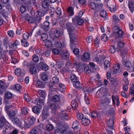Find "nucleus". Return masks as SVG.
I'll return each mask as SVG.
<instances>
[{"instance_id": "62", "label": "nucleus", "mask_w": 134, "mask_h": 134, "mask_svg": "<svg viewBox=\"0 0 134 134\" xmlns=\"http://www.w3.org/2000/svg\"><path fill=\"white\" fill-rule=\"evenodd\" d=\"M50 52L49 50L45 49L44 55L46 57H48L49 56Z\"/></svg>"}, {"instance_id": "36", "label": "nucleus", "mask_w": 134, "mask_h": 134, "mask_svg": "<svg viewBox=\"0 0 134 134\" xmlns=\"http://www.w3.org/2000/svg\"><path fill=\"white\" fill-rule=\"evenodd\" d=\"M101 39L102 41L105 42L108 40V38L106 34H104L102 35Z\"/></svg>"}, {"instance_id": "5", "label": "nucleus", "mask_w": 134, "mask_h": 134, "mask_svg": "<svg viewBox=\"0 0 134 134\" xmlns=\"http://www.w3.org/2000/svg\"><path fill=\"white\" fill-rule=\"evenodd\" d=\"M113 32L117 34L119 37H122L124 34L123 31L118 26H116L114 27Z\"/></svg>"}, {"instance_id": "19", "label": "nucleus", "mask_w": 134, "mask_h": 134, "mask_svg": "<svg viewBox=\"0 0 134 134\" xmlns=\"http://www.w3.org/2000/svg\"><path fill=\"white\" fill-rule=\"evenodd\" d=\"M45 46L47 47H51L53 46V43L51 40H48L46 41L45 43Z\"/></svg>"}, {"instance_id": "25", "label": "nucleus", "mask_w": 134, "mask_h": 134, "mask_svg": "<svg viewBox=\"0 0 134 134\" xmlns=\"http://www.w3.org/2000/svg\"><path fill=\"white\" fill-rule=\"evenodd\" d=\"M40 65L41 66L42 69L44 70L47 71L49 69L48 66L46 64L44 63L42 64L41 65Z\"/></svg>"}, {"instance_id": "54", "label": "nucleus", "mask_w": 134, "mask_h": 134, "mask_svg": "<svg viewBox=\"0 0 134 134\" xmlns=\"http://www.w3.org/2000/svg\"><path fill=\"white\" fill-rule=\"evenodd\" d=\"M37 128L35 127L33 128L31 131V134H37Z\"/></svg>"}, {"instance_id": "22", "label": "nucleus", "mask_w": 134, "mask_h": 134, "mask_svg": "<svg viewBox=\"0 0 134 134\" xmlns=\"http://www.w3.org/2000/svg\"><path fill=\"white\" fill-rule=\"evenodd\" d=\"M46 128L48 131H49L53 130L54 127L52 124H48L46 125Z\"/></svg>"}, {"instance_id": "20", "label": "nucleus", "mask_w": 134, "mask_h": 134, "mask_svg": "<svg viewBox=\"0 0 134 134\" xmlns=\"http://www.w3.org/2000/svg\"><path fill=\"white\" fill-rule=\"evenodd\" d=\"M71 105L73 109H75L78 107V105L75 99L73 100L71 102Z\"/></svg>"}, {"instance_id": "10", "label": "nucleus", "mask_w": 134, "mask_h": 134, "mask_svg": "<svg viewBox=\"0 0 134 134\" xmlns=\"http://www.w3.org/2000/svg\"><path fill=\"white\" fill-rule=\"evenodd\" d=\"M78 119L82 120L81 123L84 126L88 125L90 123V120L87 118H79Z\"/></svg>"}, {"instance_id": "12", "label": "nucleus", "mask_w": 134, "mask_h": 134, "mask_svg": "<svg viewBox=\"0 0 134 134\" xmlns=\"http://www.w3.org/2000/svg\"><path fill=\"white\" fill-rule=\"evenodd\" d=\"M114 118H110L108 120L107 122V125L109 127H112L114 125Z\"/></svg>"}, {"instance_id": "51", "label": "nucleus", "mask_w": 134, "mask_h": 134, "mask_svg": "<svg viewBox=\"0 0 134 134\" xmlns=\"http://www.w3.org/2000/svg\"><path fill=\"white\" fill-rule=\"evenodd\" d=\"M84 99L86 104H88L90 103L89 99L87 97V94L86 93H85V94Z\"/></svg>"}, {"instance_id": "34", "label": "nucleus", "mask_w": 134, "mask_h": 134, "mask_svg": "<svg viewBox=\"0 0 134 134\" xmlns=\"http://www.w3.org/2000/svg\"><path fill=\"white\" fill-rule=\"evenodd\" d=\"M40 109L37 106L34 107L32 108V111L35 113H37L39 112Z\"/></svg>"}, {"instance_id": "49", "label": "nucleus", "mask_w": 134, "mask_h": 134, "mask_svg": "<svg viewBox=\"0 0 134 134\" xmlns=\"http://www.w3.org/2000/svg\"><path fill=\"white\" fill-rule=\"evenodd\" d=\"M24 99L27 102H29L31 100L30 97L28 94H25L24 95Z\"/></svg>"}, {"instance_id": "60", "label": "nucleus", "mask_w": 134, "mask_h": 134, "mask_svg": "<svg viewBox=\"0 0 134 134\" xmlns=\"http://www.w3.org/2000/svg\"><path fill=\"white\" fill-rule=\"evenodd\" d=\"M55 10L53 8H51L50 10V14L51 17H52L53 15L55 12Z\"/></svg>"}, {"instance_id": "11", "label": "nucleus", "mask_w": 134, "mask_h": 134, "mask_svg": "<svg viewBox=\"0 0 134 134\" xmlns=\"http://www.w3.org/2000/svg\"><path fill=\"white\" fill-rule=\"evenodd\" d=\"M48 108L46 107H44L42 113V117H46L49 116L48 113Z\"/></svg>"}, {"instance_id": "18", "label": "nucleus", "mask_w": 134, "mask_h": 134, "mask_svg": "<svg viewBox=\"0 0 134 134\" xmlns=\"http://www.w3.org/2000/svg\"><path fill=\"white\" fill-rule=\"evenodd\" d=\"M68 13L67 14L68 17H69L73 15L74 14L73 12V9L72 7H69L68 8Z\"/></svg>"}, {"instance_id": "28", "label": "nucleus", "mask_w": 134, "mask_h": 134, "mask_svg": "<svg viewBox=\"0 0 134 134\" xmlns=\"http://www.w3.org/2000/svg\"><path fill=\"white\" fill-rule=\"evenodd\" d=\"M52 100L55 102H58L60 100L59 96L57 95H54L53 97Z\"/></svg>"}, {"instance_id": "61", "label": "nucleus", "mask_w": 134, "mask_h": 134, "mask_svg": "<svg viewBox=\"0 0 134 134\" xmlns=\"http://www.w3.org/2000/svg\"><path fill=\"white\" fill-rule=\"evenodd\" d=\"M128 86L126 84L124 85L122 87L123 90L124 91L127 92L128 90Z\"/></svg>"}, {"instance_id": "15", "label": "nucleus", "mask_w": 134, "mask_h": 134, "mask_svg": "<svg viewBox=\"0 0 134 134\" xmlns=\"http://www.w3.org/2000/svg\"><path fill=\"white\" fill-rule=\"evenodd\" d=\"M58 90L61 92H64L66 90L65 86L62 83H59L58 88Z\"/></svg>"}, {"instance_id": "57", "label": "nucleus", "mask_w": 134, "mask_h": 134, "mask_svg": "<svg viewBox=\"0 0 134 134\" xmlns=\"http://www.w3.org/2000/svg\"><path fill=\"white\" fill-rule=\"evenodd\" d=\"M55 12L57 14L59 15H60L62 14V12L61 11V9L59 7L57 8L55 10Z\"/></svg>"}, {"instance_id": "42", "label": "nucleus", "mask_w": 134, "mask_h": 134, "mask_svg": "<svg viewBox=\"0 0 134 134\" xmlns=\"http://www.w3.org/2000/svg\"><path fill=\"white\" fill-rule=\"evenodd\" d=\"M60 31L56 30H55L54 32V35L57 38L60 35Z\"/></svg>"}, {"instance_id": "55", "label": "nucleus", "mask_w": 134, "mask_h": 134, "mask_svg": "<svg viewBox=\"0 0 134 134\" xmlns=\"http://www.w3.org/2000/svg\"><path fill=\"white\" fill-rule=\"evenodd\" d=\"M49 25V21H46L43 23V26L45 28L48 27Z\"/></svg>"}, {"instance_id": "64", "label": "nucleus", "mask_w": 134, "mask_h": 134, "mask_svg": "<svg viewBox=\"0 0 134 134\" xmlns=\"http://www.w3.org/2000/svg\"><path fill=\"white\" fill-rule=\"evenodd\" d=\"M130 93L131 94V95L133 94L134 95V86L130 87L129 90Z\"/></svg>"}, {"instance_id": "63", "label": "nucleus", "mask_w": 134, "mask_h": 134, "mask_svg": "<svg viewBox=\"0 0 134 134\" xmlns=\"http://www.w3.org/2000/svg\"><path fill=\"white\" fill-rule=\"evenodd\" d=\"M26 10L25 7L24 5H23L21 7L20 10L21 13H24Z\"/></svg>"}, {"instance_id": "21", "label": "nucleus", "mask_w": 134, "mask_h": 134, "mask_svg": "<svg viewBox=\"0 0 134 134\" xmlns=\"http://www.w3.org/2000/svg\"><path fill=\"white\" fill-rule=\"evenodd\" d=\"M38 94L41 97L43 98H45L46 96V92L43 90H39L38 91Z\"/></svg>"}, {"instance_id": "6", "label": "nucleus", "mask_w": 134, "mask_h": 134, "mask_svg": "<svg viewBox=\"0 0 134 134\" xmlns=\"http://www.w3.org/2000/svg\"><path fill=\"white\" fill-rule=\"evenodd\" d=\"M24 18L29 23H33L35 21V19L28 14L25 15Z\"/></svg>"}, {"instance_id": "8", "label": "nucleus", "mask_w": 134, "mask_h": 134, "mask_svg": "<svg viewBox=\"0 0 134 134\" xmlns=\"http://www.w3.org/2000/svg\"><path fill=\"white\" fill-rule=\"evenodd\" d=\"M90 59V55L87 52L85 53L81 58V60L83 62H86L89 60Z\"/></svg>"}, {"instance_id": "38", "label": "nucleus", "mask_w": 134, "mask_h": 134, "mask_svg": "<svg viewBox=\"0 0 134 134\" xmlns=\"http://www.w3.org/2000/svg\"><path fill=\"white\" fill-rule=\"evenodd\" d=\"M117 46L119 49L124 47V44L123 41H121L119 42L118 43Z\"/></svg>"}, {"instance_id": "39", "label": "nucleus", "mask_w": 134, "mask_h": 134, "mask_svg": "<svg viewBox=\"0 0 134 134\" xmlns=\"http://www.w3.org/2000/svg\"><path fill=\"white\" fill-rule=\"evenodd\" d=\"M79 121L77 120L75 121H74L72 124V128L79 127Z\"/></svg>"}, {"instance_id": "43", "label": "nucleus", "mask_w": 134, "mask_h": 134, "mask_svg": "<svg viewBox=\"0 0 134 134\" xmlns=\"http://www.w3.org/2000/svg\"><path fill=\"white\" fill-rule=\"evenodd\" d=\"M16 114L15 111L13 110L9 112L8 113V114L9 117H12L15 116Z\"/></svg>"}, {"instance_id": "31", "label": "nucleus", "mask_w": 134, "mask_h": 134, "mask_svg": "<svg viewBox=\"0 0 134 134\" xmlns=\"http://www.w3.org/2000/svg\"><path fill=\"white\" fill-rule=\"evenodd\" d=\"M43 7L44 8H47L49 6V4L47 1L44 0L43 1L42 3Z\"/></svg>"}, {"instance_id": "29", "label": "nucleus", "mask_w": 134, "mask_h": 134, "mask_svg": "<svg viewBox=\"0 0 134 134\" xmlns=\"http://www.w3.org/2000/svg\"><path fill=\"white\" fill-rule=\"evenodd\" d=\"M36 85L37 87L41 88H44V85L40 81H38L36 82Z\"/></svg>"}, {"instance_id": "52", "label": "nucleus", "mask_w": 134, "mask_h": 134, "mask_svg": "<svg viewBox=\"0 0 134 134\" xmlns=\"http://www.w3.org/2000/svg\"><path fill=\"white\" fill-rule=\"evenodd\" d=\"M22 88L21 86L19 84L15 85V89L18 91H19Z\"/></svg>"}, {"instance_id": "26", "label": "nucleus", "mask_w": 134, "mask_h": 134, "mask_svg": "<svg viewBox=\"0 0 134 134\" xmlns=\"http://www.w3.org/2000/svg\"><path fill=\"white\" fill-rule=\"evenodd\" d=\"M20 44L18 40H16L11 46V47L13 48H17V46Z\"/></svg>"}, {"instance_id": "9", "label": "nucleus", "mask_w": 134, "mask_h": 134, "mask_svg": "<svg viewBox=\"0 0 134 134\" xmlns=\"http://www.w3.org/2000/svg\"><path fill=\"white\" fill-rule=\"evenodd\" d=\"M128 5L130 11L133 13L134 10V2L132 0H127Z\"/></svg>"}, {"instance_id": "4", "label": "nucleus", "mask_w": 134, "mask_h": 134, "mask_svg": "<svg viewBox=\"0 0 134 134\" xmlns=\"http://www.w3.org/2000/svg\"><path fill=\"white\" fill-rule=\"evenodd\" d=\"M68 31L70 36V43L71 45V44H73V43L74 42V40L75 38V36L73 34L75 29L74 28L72 29L71 28H69L68 29Z\"/></svg>"}, {"instance_id": "40", "label": "nucleus", "mask_w": 134, "mask_h": 134, "mask_svg": "<svg viewBox=\"0 0 134 134\" xmlns=\"http://www.w3.org/2000/svg\"><path fill=\"white\" fill-rule=\"evenodd\" d=\"M69 55V53L67 51L64 52L61 54V56L63 58H65L68 57Z\"/></svg>"}, {"instance_id": "50", "label": "nucleus", "mask_w": 134, "mask_h": 134, "mask_svg": "<svg viewBox=\"0 0 134 134\" xmlns=\"http://www.w3.org/2000/svg\"><path fill=\"white\" fill-rule=\"evenodd\" d=\"M86 42L88 43H91L93 41V37L92 36H89L87 38Z\"/></svg>"}, {"instance_id": "13", "label": "nucleus", "mask_w": 134, "mask_h": 134, "mask_svg": "<svg viewBox=\"0 0 134 134\" xmlns=\"http://www.w3.org/2000/svg\"><path fill=\"white\" fill-rule=\"evenodd\" d=\"M35 103L36 105L40 106H42L43 105V100L41 99L40 98H37L35 101Z\"/></svg>"}, {"instance_id": "16", "label": "nucleus", "mask_w": 134, "mask_h": 134, "mask_svg": "<svg viewBox=\"0 0 134 134\" xmlns=\"http://www.w3.org/2000/svg\"><path fill=\"white\" fill-rule=\"evenodd\" d=\"M37 69L36 66H32L30 67V72L32 74H35L37 73Z\"/></svg>"}, {"instance_id": "14", "label": "nucleus", "mask_w": 134, "mask_h": 134, "mask_svg": "<svg viewBox=\"0 0 134 134\" xmlns=\"http://www.w3.org/2000/svg\"><path fill=\"white\" fill-rule=\"evenodd\" d=\"M54 45L55 47L58 48H62L65 47L64 45L63 44L62 42L59 41L56 42L54 43Z\"/></svg>"}, {"instance_id": "27", "label": "nucleus", "mask_w": 134, "mask_h": 134, "mask_svg": "<svg viewBox=\"0 0 134 134\" xmlns=\"http://www.w3.org/2000/svg\"><path fill=\"white\" fill-rule=\"evenodd\" d=\"M50 107L52 110H56L58 108V105L55 104H52L50 105Z\"/></svg>"}, {"instance_id": "59", "label": "nucleus", "mask_w": 134, "mask_h": 134, "mask_svg": "<svg viewBox=\"0 0 134 134\" xmlns=\"http://www.w3.org/2000/svg\"><path fill=\"white\" fill-rule=\"evenodd\" d=\"M53 53L55 55L58 54L59 53V51L56 48H54L52 50Z\"/></svg>"}, {"instance_id": "37", "label": "nucleus", "mask_w": 134, "mask_h": 134, "mask_svg": "<svg viewBox=\"0 0 134 134\" xmlns=\"http://www.w3.org/2000/svg\"><path fill=\"white\" fill-rule=\"evenodd\" d=\"M48 36L47 34L43 33L41 35V38L42 40L43 41L46 40L48 38Z\"/></svg>"}, {"instance_id": "47", "label": "nucleus", "mask_w": 134, "mask_h": 134, "mask_svg": "<svg viewBox=\"0 0 134 134\" xmlns=\"http://www.w3.org/2000/svg\"><path fill=\"white\" fill-rule=\"evenodd\" d=\"M12 94L11 93L8 92L5 94V97L6 98L10 99L12 97Z\"/></svg>"}, {"instance_id": "35", "label": "nucleus", "mask_w": 134, "mask_h": 134, "mask_svg": "<svg viewBox=\"0 0 134 134\" xmlns=\"http://www.w3.org/2000/svg\"><path fill=\"white\" fill-rule=\"evenodd\" d=\"M100 15L102 18H105L107 15V12L104 10H102L100 13Z\"/></svg>"}, {"instance_id": "1", "label": "nucleus", "mask_w": 134, "mask_h": 134, "mask_svg": "<svg viewBox=\"0 0 134 134\" xmlns=\"http://www.w3.org/2000/svg\"><path fill=\"white\" fill-rule=\"evenodd\" d=\"M36 120L35 118H25L24 120L25 128L27 129L30 127L34 124Z\"/></svg>"}, {"instance_id": "33", "label": "nucleus", "mask_w": 134, "mask_h": 134, "mask_svg": "<svg viewBox=\"0 0 134 134\" xmlns=\"http://www.w3.org/2000/svg\"><path fill=\"white\" fill-rule=\"evenodd\" d=\"M66 113V110L62 111L60 113V116L63 117H68V115Z\"/></svg>"}, {"instance_id": "45", "label": "nucleus", "mask_w": 134, "mask_h": 134, "mask_svg": "<svg viewBox=\"0 0 134 134\" xmlns=\"http://www.w3.org/2000/svg\"><path fill=\"white\" fill-rule=\"evenodd\" d=\"M104 66L105 68H108L110 66V62L108 60H105L104 62Z\"/></svg>"}, {"instance_id": "53", "label": "nucleus", "mask_w": 134, "mask_h": 134, "mask_svg": "<svg viewBox=\"0 0 134 134\" xmlns=\"http://www.w3.org/2000/svg\"><path fill=\"white\" fill-rule=\"evenodd\" d=\"M48 76L46 74L42 75V79L44 81H46L48 80Z\"/></svg>"}, {"instance_id": "44", "label": "nucleus", "mask_w": 134, "mask_h": 134, "mask_svg": "<svg viewBox=\"0 0 134 134\" xmlns=\"http://www.w3.org/2000/svg\"><path fill=\"white\" fill-rule=\"evenodd\" d=\"M22 113L23 114L27 113L28 112V109L26 107L23 108L21 109Z\"/></svg>"}, {"instance_id": "2", "label": "nucleus", "mask_w": 134, "mask_h": 134, "mask_svg": "<svg viewBox=\"0 0 134 134\" xmlns=\"http://www.w3.org/2000/svg\"><path fill=\"white\" fill-rule=\"evenodd\" d=\"M59 78L57 77H53L52 81L49 84V89L51 91H54V89L57 88V87L55 85L59 82Z\"/></svg>"}, {"instance_id": "58", "label": "nucleus", "mask_w": 134, "mask_h": 134, "mask_svg": "<svg viewBox=\"0 0 134 134\" xmlns=\"http://www.w3.org/2000/svg\"><path fill=\"white\" fill-rule=\"evenodd\" d=\"M90 116H92V117H96L98 116L97 114L96 111H93L90 115Z\"/></svg>"}, {"instance_id": "48", "label": "nucleus", "mask_w": 134, "mask_h": 134, "mask_svg": "<svg viewBox=\"0 0 134 134\" xmlns=\"http://www.w3.org/2000/svg\"><path fill=\"white\" fill-rule=\"evenodd\" d=\"M7 34L10 37H12L14 35V32L13 30H10L8 31Z\"/></svg>"}, {"instance_id": "3", "label": "nucleus", "mask_w": 134, "mask_h": 134, "mask_svg": "<svg viewBox=\"0 0 134 134\" xmlns=\"http://www.w3.org/2000/svg\"><path fill=\"white\" fill-rule=\"evenodd\" d=\"M70 79L72 82L73 85L74 87L76 88H78L80 86V83L77 78L76 75L73 74L71 75Z\"/></svg>"}, {"instance_id": "23", "label": "nucleus", "mask_w": 134, "mask_h": 134, "mask_svg": "<svg viewBox=\"0 0 134 134\" xmlns=\"http://www.w3.org/2000/svg\"><path fill=\"white\" fill-rule=\"evenodd\" d=\"M6 121L5 118H0V127L2 128L4 126V124Z\"/></svg>"}, {"instance_id": "17", "label": "nucleus", "mask_w": 134, "mask_h": 134, "mask_svg": "<svg viewBox=\"0 0 134 134\" xmlns=\"http://www.w3.org/2000/svg\"><path fill=\"white\" fill-rule=\"evenodd\" d=\"M14 124L19 125L21 122L18 118H10Z\"/></svg>"}, {"instance_id": "30", "label": "nucleus", "mask_w": 134, "mask_h": 134, "mask_svg": "<svg viewBox=\"0 0 134 134\" xmlns=\"http://www.w3.org/2000/svg\"><path fill=\"white\" fill-rule=\"evenodd\" d=\"M89 64L93 69L96 70H99V68L93 62H90Z\"/></svg>"}, {"instance_id": "46", "label": "nucleus", "mask_w": 134, "mask_h": 134, "mask_svg": "<svg viewBox=\"0 0 134 134\" xmlns=\"http://www.w3.org/2000/svg\"><path fill=\"white\" fill-rule=\"evenodd\" d=\"M116 49L114 46H111L109 48V51L111 54L114 53L115 52Z\"/></svg>"}, {"instance_id": "24", "label": "nucleus", "mask_w": 134, "mask_h": 134, "mask_svg": "<svg viewBox=\"0 0 134 134\" xmlns=\"http://www.w3.org/2000/svg\"><path fill=\"white\" fill-rule=\"evenodd\" d=\"M90 6L92 9L93 10L96 9L98 5L94 2H92L89 3Z\"/></svg>"}, {"instance_id": "41", "label": "nucleus", "mask_w": 134, "mask_h": 134, "mask_svg": "<svg viewBox=\"0 0 134 134\" xmlns=\"http://www.w3.org/2000/svg\"><path fill=\"white\" fill-rule=\"evenodd\" d=\"M21 72V69L19 68L16 69L15 70V74L17 76H19L20 75Z\"/></svg>"}, {"instance_id": "7", "label": "nucleus", "mask_w": 134, "mask_h": 134, "mask_svg": "<svg viewBox=\"0 0 134 134\" xmlns=\"http://www.w3.org/2000/svg\"><path fill=\"white\" fill-rule=\"evenodd\" d=\"M72 21L74 23L76 21L77 24L79 25H82L83 23V21L82 19L78 18L77 16H74L73 18Z\"/></svg>"}, {"instance_id": "56", "label": "nucleus", "mask_w": 134, "mask_h": 134, "mask_svg": "<svg viewBox=\"0 0 134 134\" xmlns=\"http://www.w3.org/2000/svg\"><path fill=\"white\" fill-rule=\"evenodd\" d=\"M113 68L115 70H118L119 69L120 67V65L119 63L115 64L114 66H113Z\"/></svg>"}, {"instance_id": "32", "label": "nucleus", "mask_w": 134, "mask_h": 134, "mask_svg": "<svg viewBox=\"0 0 134 134\" xmlns=\"http://www.w3.org/2000/svg\"><path fill=\"white\" fill-rule=\"evenodd\" d=\"M32 60L34 62H38L39 61V58L38 55L36 54L33 55L32 57Z\"/></svg>"}]
</instances>
